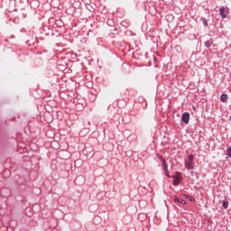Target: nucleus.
<instances>
[{
	"label": "nucleus",
	"instance_id": "4",
	"mask_svg": "<svg viewBox=\"0 0 231 231\" xmlns=\"http://www.w3.org/2000/svg\"><path fill=\"white\" fill-rule=\"evenodd\" d=\"M228 100V95H226V94H222L221 96H220V101L221 102H226Z\"/></svg>",
	"mask_w": 231,
	"mask_h": 231
},
{
	"label": "nucleus",
	"instance_id": "11",
	"mask_svg": "<svg viewBox=\"0 0 231 231\" xmlns=\"http://www.w3.org/2000/svg\"><path fill=\"white\" fill-rule=\"evenodd\" d=\"M205 46H206V48H210V46H212V43L210 42V41H207L205 42Z\"/></svg>",
	"mask_w": 231,
	"mask_h": 231
},
{
	"label": "nucleus",
	"instance_id": "6",
	"mask_svg": "<svg viewBox=\"0 0 231 231\" xmlns=\"http://www.w3.org/2000/svg\"><path fill=\"white\" fill-rule=\"evenodd\" d=\"M175 203H180V205H185V200L183 199H175Z\"/></svg>",
	"mask_w": 231,
	"mask_h": 231
},
{
	"label": "nucleus",
	"instance_id": "15",
	"mask_svg": "<svg viewBox=\"0 0 231 231\" xmlns=\"http://www.w3.org/2000/svg\"><path fill=\"white\" fill-rule=\"evenodd\" d=\"M126 23L125 22H121V26H125Z\"/></svg>",
	"mask_w": 231,
	"mask_h": 231
},
{
	"label": "nucleus",
	"instance_id": "2",
	"mask_svg": "<svg viewBox=\"0 0 231 231\" xmlns=\"http://www.w3.org/2000/svg\"><path fill=\"white\" fill-rule=\"evenodd\" d=\"M189 120H190V114H189L188 112L183 113L181 116V121L184 124H189Z\"/></svg>",
	"mask_w": 231,
	"mask_h": 231
},
{
	"label": "nucleus",
	"instance_id": "12",
	"mask_svg": "<svg viewBox=\"0 0 231 231\" xmlns=\"http://www.w3.org/2000/svg\"><path fill=\"white\" fill-rule=\"evenodd\" d=\"M226 152H227V156L231 158V147L227 148Z\"/></svg>",
	"mask_w": 231,
	"mask_h": 231
},
{
	"label": "nucleus",
	"instance_id": "14",
	"mask_svg": "<svg viewBox=\"0 0 231 231\" xmlns=\"http://www.w3.org/2000/svg\"><path fill=\"white\" fill-rule=\"evenodd\" d=\"M165 176H167V178H171V175H169L168 171H165Z\"/></svg>",
	"mask_w": 231,
	"mask_h": 231
},
{
	"label": "nucleus",
	"instance_id": "9",
	"mask_svg": "<svg viewBox=\"0 0 231 231\" xmlns=\"http://www.w3.org/2000/svg\"><path fill=\"white\" fill-rule=\"evenodd\" d=\"M222 207L223 208H228V202L224 200L222 203Z\"/></svg>",
	"mask_w": 231,
	"mask_h": 231
},
{
	"label": "nucleus",
	"instance_id": "10",
	"mask_svg": "<svg viewBox=\"0 0 231 231\" xmlns=\"http://www.w3.org/2000/svg\"><path fill=\"white\" fill-rule=\"evenodd\" d=\"M201 21H202L204 26H208V22H207V19L201 18Z\"/></svg>",
	"mask_w": 231,
	"mask_h": 231
},
{
	"label": "nucleus",
	"instance_id": "1",
	"mask_svg": "<svg viewBox=\"0 0 231 231\" xmlns=\"http://www.w3.org/2000/svg\"><path fill=\"white\" fill-rule=\"evenodd\" d=\"M185 167L188 171L194 169V155L190 154L188 156V160L185 162Z\"/></svg>",
	"mask_w": 231,
	"mask_h": 231
},
{
	"label": "nucleus",
	"instance_id": "13",
	"mask_svg": "<svg viewBox=\"0 0 231 231\" xmlns=\"http://www.w3.org/2000/svg\"><path fill=\"white\" fill-rule=\"evenodd\" d=\"M156 158H158V160H162V162H163V157L162 155H160L159 153L156 154Z\"/></svg>",
	"mask_w": 231,
	"mask_h": 231
},
{
	"label": "nucleus",
	"instance_id": "5",
	"mask_svg": "<svg viewBox=\"0 0 231 231\" xmlns=\"http://www.w3.org/2000/svg\"><path fill=\"white\" fill-rule=\"evenodd\" d=\"M162 169L165 171V172H169V168L165 160H162Z\"/></svg>",
	"mask_w": 231,
	"mask_h": 231
},
{
	"label": "nucleus",
	"instance_id": "7",
	"mask_svg": "<svg viewBox=\"0 0 231 231\" xmlns=\"http://www.w3.org/2000/svg\"><path fill=\"white\" fill-rule=\"evenodd\" d=\"M173 180H181V173L177 172L175 176H173Z\"/></svg>",
	"mask_w": 231,
	"mask_h": 231
},
{
	"label": "nucleus",
	"instance_id": "3",
	"mask_svg": "<svg viewBox=\"0 0 231 231\" xmlns=\"http://www.w3.org/2000/svg\"><path fill=\"white\" fill-rule=\"evenodd\" d=\"M219 15L222 17V19H226V14H225V7L220 8Z\"/></svg>",
	"mask_w": 231,
	"mask_h": 231
},
{
	"label": "nucleus",
	"instance_id": "8",
	"mask_svg": "<svg viewBox=\"0 0 231 231\" xmlns=\"http://www.w3.org/2000/svg\"><path fill=\"white\" fill-rule=\"evenodd\" d=\"M173 185H174V187H178V185H180V180L179 179H173Z\"/></svg>",
	"mask_w": 231,
	"mask_h": 231
}]
</instances>
